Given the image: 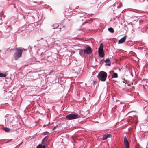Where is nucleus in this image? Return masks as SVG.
<instances>
[{
  "label": "nucleus",
  "instance_id": "obj_1",
  "mask_svg": "<svg viewBox=\"0 0 148 148\" xmlns=\"http://www.w3.org/2000/svg\"><path fill=\"white\" fill-rule=\"evenodd\" d=\"M25 49L21 48H16L15 52L14 54V58L15 59H17L18 58L21 57L22 54V51Z\"/></svg>",
  "mask_w": 148,
  "mask_h": 148
},
{
  "label": "nucleus",
  "instance_id": "obj_2",
  "mask_svg": "<svg viewBox=\"0 0 148 148\" xmlns=\"http://www.w3.org/2000/svg\"><path fill=\"white\" fill-rule=\"evenodd\" d=\"M107 75V73L106 72L101 71L98 74V78L100 80L104 81L106 79Z\"/></svg>",
  "mask_w": 148,
  "mask_h": 148
},
{
  "label": "nucleus",
  "instance_id": "obj_3",
  "mask_svg": "<svg viewBox=\"0 0 148 148\" xmlns=\"http://www.w3.org/2000/svg\"><path fill=\"white\" fill-rule=\"evenodd\" d=\"M103 45L102 43L100 45V46L98 49V53L100 57H103L104 56V52L103 50Z\"/></svg>",
  "mask_w": 148,
  "mask_h": 148
},
{
  "label": "nucleus",
  "instance_id": "obj_4",
  "mask_svg": "<svg viewBox=\"0 0 148 148\" xmlns=\"http://www.w3.org/2000/svg\"><path fill=\"white\" fill-rule=\"evenodd\" d=\"M79 116L77 114H72L68 115L66 116L67 119L69 120H72L74 119L79 118Z\"/></svg>",
  "mask_w": 148,
  "mask_h": 148
},
{
  "label": "nucleus",
  "instance_id": "obj_5",
  "mask_svg": "<svg viewBox=\"0 0 148 148\" xmlns=\"http://www.w3.org/2000/svg\"><path fill=\"white\" fill-rule=\"evenodd\" d=\"M59 26L58 24L56 23L52 25V27H53V29H56V31H54V34H56L55 32L56 31H60L61 30V28H58Z\"/></svg>",
  "mask_w": 148,
  "mask_h": 148
},
{
  "label": "nucleus",
  "instance_id": "obj_6",
  "mask_svg": "<svg viewBox=\"0 0 148 148\" xmlns=\"http://www.w3.org/2000/svg\"><path fill=\"white\" fill-rule=\"evenodd\" d=\"M84 53L87 54H90L92 52L91 49L90 47H88L86 48L85 49H84Z\"/></svg>",
  "mask_w": 148,
  "mask_h": 148
},
{
  "label": "nucleus",
  "instance_id": "obj_7",
  "mask_svg": "<svg viewBox=\"0 0 148 148\" xmlns=\"http://www.w3.org/2000/svg\"><path fill=\"white\" fill-rule=\"evenodd\" d=\"M124 142L126 148H129L128 142L126 137L124 138Z\"/></svg>",
  "mask_w": 148,
  "mask_h": 148
},
{
  "label": "nucleus",
  "instance_id": "obj_8",
  "mask_svg": "<svg viewBox=\"0 0 148 148\" xmlns=\"http://www.w3.org/2000/svg\"><path fill=\"white\" fill-rule=\"evenodd\" d=\"M26 28L29 31H32L34 30V28L33 25H29Z\"/></svg>",
  "mask_w": 148,
  "mask_h": 148
},
{
  "label": "nucleus",
  "instance_id": "obj_9",
  "mask_svg": "<svg viewBox=\"0 0 148 148\" xmlns=\"http://www.w3.org/2000/svg\"><path fill=\"white\" fill-rule=\"evenodd\" d=\"M11 29V27L10 26H8L7 27H5V30H4L3 32L5 33L9 32Z\"/></svg>",
  "mask_w": 148,
  "mask_h": 148
},
{
  "label": "nucleus",
  "instance_id": "obj_10",
  "mask_svg": "<svg viewBox=\"0 0 148 148\" xmlns=\"http://www.w3.org/2000/svg\"><path fill=\"white\" fill-rule=\"evenodd\" d=\"M111 137V134H106L104 135L102 137L103 140H105L107 138H109Z\"/></svg>",
  "mask_w": 148,
  "mask_h": 148
},
{
  "label": "nucleus",
  "instance_id": "obj_11",
  "mask_svg": "<svg viewBox=\"0 0 148 148\" xmlns=\"http://www.w3.org/2000/svg\"><path fill=\"white\" fill-rule=\"evenodd\" d=\"M126 40V38H122L118 42V44H121L123 43Z\"/></svg>",
  "mask_w": 148,
  "mask_h": 148
},
{
  "label": "nucleus",
  "instance_id": "obj_12",
  "mask_svg": "<svg viewBox=\"0 0 148 148\" xmlns=\"http://www.w3.org/2000/svg\"><path fill=\"white\" fill-rule=\"evenodd\" d=\"M113 74L112 75V78H116L118 77V74L116 73H114V71L112 72Z\"/></svg>",
  "mask_w": 148,
  "mask_h": 148
},
{
  "label": "nucleus",
  "instance_id": "obj_13",
  "mask_svg": "<svg viewBox=\"0 0 148 148\" xmlns=\"http://www.w3.org/2000/svg\"><path fill=\"white\" fill-rule=\"evenodd\" d=\"M105 62L106 63L107 65L110 66V65L111 62L109 59H106L105 61Z\"/></svg>",
  "mask_w": 148,
  "mask_h": 148
},
{
  "label": "nucleus",
  "instance_id": "obj_14",
  "mask_svg": "<svg viewBox=\"0 0 148 148\" xmlns=\"http://www.w3.org/2000/svg\"><path fill=\"white\" fill-rule=\"evenodd\" d=\"M7 76V74L6 73H3L0 72V77H5Z\"/></svg>",
  "mask_w": 148,
  "mask_h": 148
},
{
  "label": "nucleus",
  "instance_id": "obj_15",
  "mask_svg": "<svg viewBox=\"0 0 148 148\" xmlns=\"http://www.w3.org/2000/svg\"><path fill=\"white\" fill-rule=\"evenodd\" d=\"M36 148H45V145H42L41 144H39Z\"/></svg>",
  "mask_w": 148,
  "mask_h": 148
},
{
  "label": "nucleus",
  "instance_id": "obj_16",
  "mask_svg": "<svg viewBox=\"0 0 148 148\" xmlns=\"http://www.w3.org/2000/svg\"><path fill=\"white\" fill-rule=\"evenodd\" d=\"M108 30L109 32H110L111 33H113L114 32V29L112 27H110L108 28Z\"/></svg>",
  "mask_w": 148,
  "mask_h": 148
},
{
  "label": "nucleus",
  "instance_id": "obj_17",
  "mask_svg": "<svg viewBox=\"0 0 148 148\" xmlns=\"http://www.w3.org/2000/svg\"><path fill=\"white\" fill-rule=\"evenodd\" d=\"M4 130L5 131L7 132H9L10 130L9 129L7 128H4Z\"/></svg>",
  "mask_w": 148,
  "mask_h": 148
},
{
  "label": "nucleus",
  "instance_id": "obj_18",
  "mask_svg": "<svg viewBox=\"0 0 148 148\" xmlns=\"http://www.w3.org/2000/svg\"><path fill=\"white\" fill-rule=\"evenodd\" d=\"M128 25L129 26V27H130L131 29H132V28L133 27V26L131 23L129 24Z\"/></svg>",
  "mask_w": 148,
  "mask_h": 148
},
{
  "label": "nucleus",
  "instance_id": "obj_19",
  "mask_svg": "<svg viewBox=\"0 0 148 148\" xmlns=\"http://www.w3.org/2000/svg\"><path fill=\"white\" fill-rule=\"evenodd\" d=\"M123 36V37H127V36L126 35H124L123 36Z\"/></svg>",
  "mask_w": 148,
  "mask_h": 148
},
{
  "label": "nucleus",
  "instance_id": "obj_20",
  "mask_svg": "<svg viewBox=\"0 0 148 148\" xmlns=\"http://www.w3.org/2000/svg\"><path fill=\"white\" fill-rule=\"evenodd\" d=\"M87 22H84V23H83V24H82V25H84V24H85V23H86Z\"/></svg>",
  "mask_w": 148,
  "mask_h": 148
},
{
  "label": "nucleus",
  "instance_id": "obj_21",
  "mask_svg": "<svg viewBox=\"0 0 148 148\" xmlns=\"http://www.w3.org/2000/svg\"><path fill=\"white\" fill-rule=\"evenodd\" d=\"M83 16H79V17H83Z\"/></svg>",
  "mask_w": 148,
  "mask_h": 148
},
{
  "label": "nucleus",
  "instance_id": "obj_22",
  "mask_svg": "<svg viewBox=\"0 0 148 148\" xmlns=\"http://www.w3.org/2000/svg\"><path fill=\"white\" fill-rule=\"evenodd\" d=\"M34 3H36L35 1H34Z\"/></svg>",
  "mask_w": 148,
  "mask_h": 148
},
{
  "label": "nucleus",
  "instance_id": "obj_23",
  "mask_svg": "<svg viewBox=\"0 0 148 148\" xmlns=\"http://www.w3.org/2000/svg\"><path fill=\"white\" fill-rule=\"evenodd\" d=\"M56 127H54V128L53 129V130H54V129Z\"/></svg>",
  "mask_w": 148,
  "mask_h": 148
},
{
  "label": "nucleus",
  "instance_id": "obj_24",
  "mask_svg": "<svg viewBox=\"0 0 148 148\" xmlns=\"http://www.w3.org/2000/svg\"><path fill=\"white\" fill-rule=\"evenodd\" d=\"M78 30H81V29H78Z\"/></svg>",
  "mask_w": 148,
  "mask_h": 148
},
{
  "label": "nucleus",
  "instance_id": "obj_25",
  "mask_svg": "<svg viewBox=\"0 0 148 148\" xmlns=\"http://www.w3.org/2000/svg\"><path fill=\"white\" fill-rule=\"evenodd\" d=\"M41 39L42 40L43 39L42 38H41Z\"/></svg>",
  "mask_w": 148,
  "mask_h": 148
},
{
  "label": "nucleus",
  "instance_id": "obj_26",
  "mask_svg": "<svg viewBox=\"0 0 148 148\" xmlns=\"http://www.w3.org/2000/svg\"><path fill=\"white\" fill-rule=\"evenodd\" d=\"M1 51V50H0V52Z\"/></svg>",
  "mask_w": 148,
  "mask_h": 148
}]
</instances>
